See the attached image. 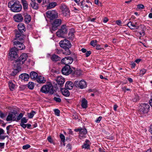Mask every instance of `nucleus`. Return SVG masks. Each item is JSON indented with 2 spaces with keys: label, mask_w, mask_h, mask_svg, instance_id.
<instances>
[{
  "label": "nucleus",
  "mask_w": 152,
  "mask_h": 152,
  "mask_svg": "<svg viewBox=\"0 0 152 152\" xmlns=\"http://www.w3.org/2000/svg\"><path fill=\"white\" fill-rule=\"evenodd\" d=\"M59 44L61 48L65 50L63 54L66 55H69L70 54L69 48L71 47V44L70 42L66 39L61 40L59 42Z\"/></svg>",
  "instance_id": "nucleus-1"
},
{
  "label": "nucleus",
  "mask_w": 152,
  "mask_h": 152,
  "mask_svg": "<svg viewBox=\"0 0 152 152\" xmlns=\"http://www.w3.org/2000/svg\"><path fill=\"white\" fill-rule=\"evenodd\" d=\"M8 5L10 6L11 11L14 12H19L22 9V7L20 2L17 1L15 2L13 1L10 2L8 3Z\"/></svg>",
  "instance_id": "nucleus-2"
},
{
  "label": "nucleus",
  "mask_w": 152,
  "mask_h": 152,
  "mask_svg": "<svg viewBox=\"0 0 152 152\" xmlns=\"http://www.w3.org/2000/svg\"><path fill=\"white\" fill-rule=\"evenodd\" d=\"M40 91L45 94L49 93L51 94H53L54 92L52 85L50 82L44 85L41 88Z\"/></svg>",
  "instance_id": "nucleus-3"
},
{
  "label": "nucleus",
  "mask_w": 152,
  "mask_h": 152,
  "mask_svg": "<svg viewBox=\"0 0 152 152\" xmlns=\"http://www.w3.org/2000/svg\"><path fill=\"white\" fill-rule=\"evenodd\" d=\"M27 57V55L26 53L22 54L18 58L15 60V65H16L17 67L18 68H20V66L24 64Z\"/></svg>",
  "instance_id": "nucleus-4"
},
{
  "label": "nucleus",
  "mask_w": 152,
  "mask_h": 152,
  "mask_svg": "<svg viewBox=\"0 0 152 152\" xmlns=\"http://www.w3.org/2000/svg\"><path fill=\"white\" fill-rule=\"evenodd\" d=\"M61 22L62 20L60 19H57L54 20L52 24V27L50 28L52 33H53V31L57 29L58 27L61 24Z\"/></svg>",
  "instance_id": "nucleus-5"
},
{
  "label": "nucleus",
  "mask_w": 152,
  "mask_h": 152,
  "mask_svg": "<svg viewBox=\"0 0 152 152\" xmlns=\"http://www.w3.org/2000/svg\"><path fill=\"white\" fill-rule=\"evenodd\" d=\"M74 84L75 86L83 89L86 88L87 86V83L85 81L82 80L79 81L77 80L75 81Z\"/></svg>",
  "instance_id": "nucleus-6"
},
{
  "label": "nucleus",
  "mask_w": 152,
  "mask_h": 152,
  "mask_svg": "<svg viewBox=\"0 0 152 152\" xmlns=\"http://www.w3.org/2000/svg\"><path fill=\"white\" fill-rule=\"evenodd\" d=\"M48 18L50 20H53L58 17V13L55 10L49 11L46 12Z\"/></svg>",
  "instance_id": "nucleus-7"
},
{
  "label": "nucleus",
  "mask_w": 152,
  "mask_h": 152,
  "mask_svg": "<svg viewBox=\"0 0 152 152\" xmlns=\"http://www.w3.org/2000/svg\"><path fill=\"white\" fill-rule=\"evenodd\" d=\"M149 107L150 106L148 104H142L139 106V112L142 114L146 113L148 112Z\"/></svg>",
  "instance_id": "nucleus-8"
},
{
  "label": "nucleus",
  "mask_w": 152,
  "mask_h": 152,
  "mask_svg": "<svg viewBox=\"0 0 152 152\" xmlns=\"http://www.w3.org/2000/svg\"><path fill=\"white\" fill-rule=\"evenodd\" d=\"M61 9L63 16L66 18H68L70 17V11L66 5H62Z\"/></svg>",
  "instance_id": "nucleus-9"
},
{
  "label": "nucleus",
  "mask_w": 152,
  "mask_h": 152,
  "mask_svg": "<svg viewBox=\"0 0 152 152\" xmlns=\"http://www.w3.org/2000/svg\"><path fill=\"white\" fill-rule=\"evenodd\" d=\"M72 70L69 65H66L61 70L62 73L65 75H68L72 72Z\"/></svg>",
  "instance_id": "nucleus-10"
},
{
  "label": "nucleus",
  "mask_w": 152,
  "mask_h": 152,
  "mask_svg": "<svg viewBox=\"0 0 152 152\" xmlns=\"http://www.w3.org/2000/svg\"><path fill=\"white\" fill-rule=\"evenodd\" d=\"M73 58L69 56L65 57L63 58L61 62L62 64H64L66 65H69L71 64L73 61Z\"/></svg>",
  "instance_id": "nucleus-11"
},
{
  "label": "nucleus",
  "mask_w": 152,
  "mask_h": 152,
  "mask_svg": "<svg viewBox=\"0 0 152 152\" xmlns=\"http://www.w3.org/2000/svg\"><path fill=\"white\" fill-rule=\"evenodd\" d=\"M17 50L15 48H12L11 49L9 53V56L12 59L13 58H16L18 57Z\"/></svg>",
  "instance_id": "nucleus-12"
},
{
  "label": "nucleus",
  "mask_w": 152,
  "mask_h": 152,
  "mask_svg": "<svg viewBox=\"0 0 152 152\" xmlns=\"http://www.w3.org/2000/svg\"><path fill=\"white\" fill-rule=\"evenodd\" d=\"M14 45L16 46V48L17 50L24 49L25 48V46L23 44L18 41H16L14 42Z\"/></svg>",
  "instance_id": "nucleus-13"
},
{
  "label": "nucleus",
  "mask_w": 152,
  "mask_h": 152,
  "mask_svg": "<svg viewBox=\"0 0 152 152\" xmlns=\"http://www.w3.org/2000/svg\"><path fill=\"white\" fill-rule=\"evenodd\" d=\"M25 37V36L23 34L22 32H19L17 31L15 32V39L19 40H23Z\"/></svg>",
  "instance_id": "nucleus-14"
},
{
  "label": "nucleus",
  "mask_w": 152,
  "mask_h": 152,
  "mask_svg": "<svg viewBox=\"0 0 152 152\" xmlns=\"http://www.w3.org/2000/svg\"><path fill=\"white\" fill-rule=\"evenodd\" d=\"M17 114L14 113H9L6 119L7 121H16Z\"/></svg>",
  "instance_id": "nucleus-15"
},
{
  "label": "nucleus",
  "mask_w": 152,
  "mask_h": 152,
  "mask_svg": "<svg viewBox=\"0 0 152 152\" xmlns=\"http://www.w3.org/2000/svg\"><path fill=\"white\" fill-rule=\"evenodd\" d=\"M13 18L15 21L18 22L22 21L23 19L22 15L20 13L14 15Z\"/></svg>",
  "instance_id": "nucleus-16"
},
{
  "label": "nucleus",
  "mask_w": 152,
  "mask_h": 152,
  "mask_svg": "<svg viewBox=\"0 0 152 152\" xmlns=\"http://www.w3.org/2000/svg\"><path fill=\"white\" fill-rule=\"evenodd\" d=\"M56 80L58 85L60 86L63 85L65 82L64 78L61 76L57 77L56 79Z\"/></svg>",
  "instance_id": "nucleus-17"
},
{
  "label": "nucleus",
  "mask_w": 152,
  "mask_h": 152,
  "mask_svg": "<svg viewBox=\"0 0 152 152\" xmlns=\"http://www.w3.org/2000/svg\"><path fill=\"white\" fill-rule=\"evenodd\" d=\"M31 6L33 9L35 10H37L39 8V4L36 2V0H31Z\"/></svg>",
  "instance_id": "nucleus-18"
},
{
  "label": "nucleus",
  "mask_w": 152,
  "mask_h": 152,
  "mask_svg": "<svg viewBox=\"0 0 152 152\" xmlns=\"http://www.w3.org/2000/svg\"><path fill=\"white\" fill-rule=\"evenodd\" d=\"M18 31L19 32H22L23 31H25L26 30V28L24 23H20L18 26Z\"/></svg>",
  "instance_id": "nucleus-19"
},
{
  "label": "nucleus",
  "mask_w": 152,
  "mask_h": 152,
  "mask_svg": "<svg viewBox=\"0 0 152 152\" xmlns=\"http://www.w3.org/2000/svg\"><path fill=\"white\" fill-rule=\"evenodd\" d=\"M137 24L136 22L134 24L132 22H130L127 23V26L132 29H137L139 28V26H137L136 25Z\"/></svg>",
  "instance_id": "nucleus-20"
},
{
  "label": "nucleus",
  "mask_w": 152,
  "mask_h": 152,
  "mask_svg": "<svg viewBox=\"0 0 152 152\" xmlns=\"http://www.w3.org/2000/svg\"><path fill=\"white\" fill-rule=\"evenodd\" d=\"M36 80L37 82L40 83H44L46 81V79L44 77L40 75L37 77Z\"/></svg>",
  "instance_id": "nucleus-21"
},
{
  "label": "nucleus",
  "mask_w": 152,
  "mask_h": 152,
  "mask_svg": "<svg viewBox=\"0 0 152 152\" xmlns=\"http://www.w3.org/2000/svg\"><path fill=\"white\" fill-rule=\"evenodd\" d=\"M75 131L76 132H79L80 134L85 135L87 132L86 129L85 128H79L75 130Z\"/></svg>",
  "instance_id": "nucleus-22"
},
{
  "label": "nucleus",
  "mask_w": 152,
  "mask_h": 152,
  "mask_svg": "<svg viewBox=\"0 0 152 152\" xmlns=\"http://www.w3.org/2000/svg\"><path fill=\"white\" fill-rule=\"evenodd\" d=\"M74 86L73 83L71 81H67L65 85L66 88L68 89H72Z\"/></svg>",
  "instance_id": "nucleus-23"
},
{
  "label": "nucleus",
  "mask_w": 152,
  "mask_h": 152,
  "mask_svg": "<svg viewBox=\"0 0 152 152\" xmlns=\"http://www.w3.org/2000/svg\"><path fill=\"white\" fill-rule=\"evenodd\" d=\"M19 77L23 80H24V81H27L29 78V76L28 74L23 73L21 74L19 76Z\"/></svg>",
  "instance_id": "nucleus-24"
},
{
  "label": "nucleus",
  "mask_w": 152,
  "mask_h": 152,
  "mask_svg": "<svg viewBox=\"0 0 152 152\" xmlns=\"http://www.w3.org/2000/svg\"><path fill=\"white\" fill-rule=\"evenodd\" d=\"M89 140H86L85 141V142L83 143V145L82 146V148L87 149H89Z\"/></svg>",
  "instance_id": "nucleus-25"
},
{
  "label": "nucleus",
  "mask_w": 152,
  "mask_h": 152,
  "mask_svg": "<svg viewBox=\"0 0 152 152\" xmlns=\"http://www.w3.org/2000/svg\"><path fill=\"white\" fill-rule=\"evenodd\" d=\"M67 89L66 88H62L61 89V91L63 95L66 97L70 95V93Z\"/></svg>",
  "instance_id": "nucleus-26"
},
{
  "label": "nucleus",
  "mask_w": 152,
  "mask_h": 152,
  "mask_svg": "<svg viewBox=\"0 0 152 152\" xmlns=\"http://www.w3.org/2000/svg\"><path fill=\"white\" fill-rule=\"evenodd\" d=\"M38 76V74L35 72H31L30 73V77L33 80H36Z\"/></svg>",
  "instance_id": "nucleus-27"
},
{
  "label": "nucleus",
  "mask_w": 152,
  "mask_h": 152,
  "mask_svg": "<svg viewBox=\"0 0 152 152\" xmlns=\"http://www.w3.org/2000/svg\"><path fill=\"white\" fill-rule=\"evenodd\" d=\"M81 106L83 108H86L87 107V101L85 99H83L81 101Z\"/></svg>",
  "instance_id": "nucleus-28"
},
{
  "label": "nucleus",
  "mask_w": 152,
  "mask_h": 152,
  "mask_svg": "<svg viewBox=\"0 0 152 152\" xmlns=\"http://www.w3.org/2000/svg\"><path fill=\"white\" fill-rule=\"evenodd\" d=\"M51 59L53 61H58L60 60L61 59L58 56L55 54L53 55L51 57Z\"/></svg>",
  "instance_id": "nucleus-29"
},
{
  "label": "nucleus",
  "mask_w": 152,
  "mask_h": 152,
  "mask_svg": "<svg viewBox=\"0 0 152 152\" xmlns=\"http://www.w3.org/2000/svg\"><path fill=\"white\" fill-rule=\"evenodd\" d=\"M60 30L64 34H66L68 32L66 25L62 26Z\"/></svg>",
  "instance_id": "nucleus-30"
},
{
  "label": "nucleus",
  "mask_w": 152,
  "mask_h": 152,
  "mask_svg": "<svg viewBox=\"0 0 152 152\" xmlns=\"http://www.w3.org/2000/svg\"><path fill=\"white\" fill-rule=\"evenodd\" d=\"M25 21L26 23H28L31 20V17L30 15L27 14L25 16Z\"/></svg>",
  "instance_id": "nucleus-31"
},
{
  "label": "nucleus",
  "mask_w": 152,
  "mask_h": 152,
  "mask_svg": "<svg viewBox=\"0 0 152 152\" xmlns=\"http://www.w3.org/2000/svg\"><path fill=\"white\" fill-rule=\"evenodd\" d=\"M21 3L23 5L24 9H27L28 8V5L27 1L26 0H21Z\"/></svg>",
  "instance_id": "nucleus-32"
},
{
  "label": "nucleus",
  "mask_w": 152,
  "mask_h": 152,
  "mask_svg": "<svg viewBox=\"0 0 152 152\" xmlns=\"http://www.w3.org/2000/svg\"><path fill=\"white\" fill-rule=\"evenodd\" d=\"M8 85L10 89L13 91L14 89L15 85L12 81H10L8 83Z\"/></svg>",
  "instance_id": "nucleus-33"
},
{
  "label": "nucleus",
  "mask_w": 152,
  "mask_h": 152,
  "mask_svg": "<svg viewBox=\"0 0 152 152\" xmlns=\"http://www.w3.org/2000/svg\"><path fill=\"white\" fill-rule=\"evenodd\" d=\"M57 5L56 3V2H52L50 3L49 5L48 6V9H50L55 7Z\"/></svg>",
  "instance_id": "nucleus-34"
},
{
  "label": "nucleus",
  "mask_w": 152,
  "mask_h": 152,
  "mask_svg": "<svg viewBox=\"0 0 152 152\" xmlns=\"http://www.w3.org/2000/svg\"><path fill=\"white\" fill-rule=\"evenodd\" d=\"M36 113V112L32 111L31 112L28 113V115L29 118H31L33 117L34 114Z\"/></svg>",
  "instance_id": "nucleus-35"
},
{
  "label": "nucleus",
  "mask_w": 152,
  "mask_h": 152,
  "mask_svg": "<svg viewBox=\"0 0 152 152\" xmlns=\"http://www.w3.org/2000/svg\"><path fill=\"white\" fill-rule=\"evenodd\" d=\"M85 3V0H80L79 3L78 4V5L81 6V8H83L84 7V4Z\"/></svg>",
  "instance_id": "nucleus-36"
},
{
  "label": "nucleus",
  "mask_w": 152,
  "mask_h": 152,
  "mask_svg": "<svg viewBox=\"0 0 152 152\" xmlns=\"http://www.w3.org/2000/svg\"><path fill=\"white\" fill-rule=\"evenodd\" d=\"M34 86V84L33 82H29L28 84V88L30 89H33Z\"/></svg>",
  "instance_id": "nucleus-37"
},
{
  "label": "nucleus",
  "mask_w": 152,
  "mask_h": 152,
  "mask_svg": "<svg viewBox=\"0 0 152 152\" xmlns=\"http://www.w3.org/2000/svg\"><path fill=\"white\" fill-rule=\"evenodd\" d=\"M64 34L60 30H58L56 32V35L59 37H62Z\"/></svg>",
  "instance_id": "nucleus-38"
},
{
  "label": "nucleus",
  "mask_w": 152,
  "mask_h": 152,
  "mask_svg": "<svg viewBox=\"0 0 152 152\" xmlns=\"http://www.w3.org/2000/svg\"><path fill=\"white\" fill-rule=\"evenodd\" d=\"M147 70L145 69H143L140 71V75L141 76H143L146 72Z\"/></svg>",
  "instance_id": "nucleus-39"
},
{
  "label": "nucleus",
  "mask_w": 152,
  "mask_h": 152,
  "mask_svg": "<svg viewBox=\"0 0 152 152\" xmlns=\"http://www.w3.org/2000/svg\"><path fill=\"white\" fill-rule=\"evenodd\" d=\"M97 42L96 40H93L91 42L90 44L91 45L95 47L96 45Z\"/></svg>",
  "instance_id": "nucleus-40"
},
{
  "label": "nucleus",
  "mask_w": 152,
  "mask_h": 152,
  "mask_svg": "<svg viewBox=\"0 0 152 152\" xmlns=\"http://www.w3.org/2000/svg\"><path fill=\"white\" fill-rule=\"evenodd\" d=\"M60 137L61 141L63 142H64L65 141V137L62 134H61L60 135Z\"/></svg>",
  "instance_id": "nucleus-41"
},
{
  "label": "nucleus",
  "mask_w": 152,
  "mask_h": 152,
  "mask_svg": "<svg viewBox=\"0 0 152 152\" xmlns=\"http://www.w3.org/2000/svg\"><path fill=\"white\" fill-rule=\"evenodd\" d=\"M54 112H55V114L57 116H59L60 115V111L58 109H55L54 110Z\"/></svg>",
  "instance_id": "nucleus-42"
},
{
  "label": "nucleus",
  "mask_w": 152,
  "mask_h": 152,
  "mask_svg": "<svg viewBox=\"0 0 152 152\" xmlns=\"http://www.w3.org/2000/svg\"><path fill=\"white\" fill-rule=\"evenodd\" d=\"M74 37V34L72 32H69L68 34V38L70 39H72Z\"/></svg>",
  "instance_id": "nucleus-43"
},
{
  "label": "nucleus",
  "mask_w": 152,
  "mask_h": 152,
  "mask_svg": "<svg viewBox=\"0 0 152 152\" xmlns=\"http://www.w3.org/2000/svg\"><path fill=\"white\" fill-rule=\"evenodd\" d=\"M23 116V114L22 113H20L17 116L16 119V121H18L20 120Z\"/></svg>",
  "instance_id": "nucleus-44"
},
{
  "label": "nucleus",
  "mask_w": 152,
  "mask_h": 152,
  "mask_svg": "<svg viewBox=\"0 0 152 152\" xmlns=\"http://www.w3.org/2000/svg\"><path fill=\"white\" fill-rule=\"evenodd\" d=\"M30 145L29 144H26L23 146V149L24 150H27L30 147Z\"/></svg>",
  "instance_id": "nucleus-45"
},
{
  "label": "nucleus",
  "mask_w": 152,
  "mask_h": 152,
  "mask_svg": "<svg viewBox=\"0 0 152 152\" xmlns=\"http://www.w3.org/2000/svg\"><path fill=\"white\" fill-rule=\"evenodd\" d=\"M27 119H26V118L25 117L21 119V123H26L27 122Z\"/></svg>",
  "instance_id": "nucleus-46"
},
{
  "label": "nucleus",
  "mask_w": 152,
  "mask_h": 152,
  "mask_svg": "<svg viewBox=\"0 0 152 152\" xmlns=\"http://www.w3.org/2000/svg\"><path fill=\"white\" fill-rule=\"evenodd\" d=\"M18 70L17 69H15L11 73L12 75L14 76L18 72Z\"/></svg>",
  "instance_id": "nucleus-47"
},
{
  "label": "nucleus",
  "mask_w": 152,
  "mask_h": 152,
  "mask_svg": "<svg viewBox=\"0 0 152 152\" xmlns=\"http://www.w3.org/2000/svg\"><path fill=\"white\" fill-rule=\"evenodd\" d=\"M53 100L54 101L56 102H60L61 101V99L60 98H58V97H55L53 98Z\"/></svg>",
  "instance_id": "nucleus-48"
},
{
  "label": "nucleus",
  "mask_w": 152,
  "mask_h": 152,
  "mask_svg": "<svg viewBox=\"0 0 152 152\" xmlns=\"http://www.w3.org/2000/svg\"><path fill=\"white\" fill-rule=\"evenodd\" d=\"M102 118V117L101 116H100L96 119L95 121V122L97 123H99L100 122Z\"/></svg>",
  "instance_id": "nucleus-49"
},
{
  "label": "nucleus",
  "mask_w": 152,
  "mask_h": 152,
  "mask_svg": "<svg viewBox=\"0 0 152 152\" xmlns=\"http://www.w3.org/2000/svg\"><path fill=\"white\" fill-rule=\"evenodd\" d=\"M137 7L139 9L144 8V6L142 4H139L137 5Z\"/></svg>",
  "instance_id": "nucleus-50"
},
{
  "label": "nucleus",
  "mask_w": 152,
  "mask_h": 152,
  "mask_svg": "<svg viewBox=\"0 0 152 152\" xmlns=\"http://www.w3.org/2000/svg\"><path fill=\"white\" fill-rule=\"evenodd\" d=\"M96 48L98 50H101L102 48H101L100 45H97L96 46Z\"/></svg>",
  "instance_id": "nucleus-51"
},
{
  "label": "nucleus",
  "mask_w": 152,
  "mask_h": 152,
  "mask_svg": "<svg viewBox=\"0 0 152 152\" xmlns=\"http://www.w3.org/2000/svg\"><path fill=\"white\" fill-rule=\"evenodd\" d=\"M91 53V52L90 51H88L86 53V57H88Z\"/></svg>",
  "instance_id": "nucleus-52"
},
{
  "label": "nucleus",
  "mask_w": 152,
  "mask_h": 152,
  "mask_svg": "<svg viewBox=\"0 0 152 152\" xmlns=\"http://www.w3.org/2000/svg\"><path fill=\"white\" fill-rule=\"evenodd\" d=\"M47 139L48 141L50 143H52L53 142V140L50 136H49L48 137Z\"/></svg>",
  "instance_id": "nucleus-53"
},
{
  "label": "nucleus",
  "mask_w": 152,
  "mask_h": 152,
  "mask_svg": "<svg viewBox=\"0 0 152 152\" xmlns=\"http://www.w3.org/2000/svg\"><path fill=\"white\" fill-rule=\"evenodd\" d=\"M20 125L24 129L26 128V127H27V125L24 124V123H21L20 124Z\"/></svg>",
  "instance_id": "nucleus-54"
},
{
  "label": "nucleus",
  "mask_w": 152,
  "mask_h": 152,
  "mask_svg": "<svg viewBox=\"0 0 152 152\" xmlns=\"http://www.w3.org/2000/svg\"><path fill=\"white\" fill-rule=\"evenodd\" d=\"M4 130L0 128V135L4 134Z\"/></svg>",
  "instance_id": "nucleus-55"
},
{
  "label": "nucleus",
  "mask_w": 152,
  "mask_h": 152,
  "mask_svg": "<svg viewBox=\"0 0 152 152\" xmlns=\"http://www.w3.org/2000/svg\"><path fill=\"white\" fill-rule=\"evenodd\" d=\"M7 136L1 135H0V139L2 140H4Z\"/></svg>",
  "instance_id": "nucleus-56"
},
{
  "label": "nucleus",
  "mask_w": 152,
  "mask_h": 152,
  "mask_svg": "<svg viewBox=\"0 0 152 152\" xmlns=\"http://www.w3.org/2000/svg\"><path fill=\"white\" fill-rule=\"evenodd\" d=\"M5 117V115L2 112L0 111V117L3 118Z\"/></svg>",
  "instance_id": "nucleus-57"
},
{
  "label": "nucleus",
  "mask_w": 152,
  "mask_h": 152,
  "mask_svg": "<svg viewBox=\"0 0 152 152\" xmlns=\"http://www.w3.org/2000/svg\"><path fill=\"white\" fill-rule=\"evenodd\" d=\"M148 131L152 134V125H151L150 126Z\"/></svg>",
  "instance_id": "nucleus-58"
},
{
  "label": "nucleus",
  "mask_w": 152,
  "mask_h": 152,
  "mask_svg": "<svg viewBox=\"0 0 152 152\" xmlns=\"http://www.w3.org/2000/svg\"><path fill=\"white\" fill-rule=\"evenodd\" d=\"M116 23L118 25H121V20H117L116 21Z\"/></svg>",
  "instance_id": "nucleus-59"
},
{
  "label": "nucleus",
  "mask_w": 152,
  "mask_h": 152,
  "mask_svg": "<svg viewBox=\"0 0 152 152\" xmlns=\"http://www.w3.org/2000/svg\"><path fill=\"white\" fill-rule=\"evenodd\" d=\"M138 33L140 35V36H144L145 34V32L144 31L142 32V33L139 32Z\"/></svg>",
  "instance_id": "nucleus-60"
},
{
  "label": "nucleus",
  "mask_w": 152,
  "mask_h": 152,
  "mask_svg": "<svg viewBox=\"0 0 152 152\" xmlns=\"http://www.w3.org/2000/svg\"><path fill=\"white\" fill-rule=\"evenodd\" d=\"M61 52V50L60 49H57L56 50V52L57 54H59Z\"/></svg>",
  "instance_id": "nucleus-61"
},
{
  "label": "nucleus",
  "mask_w": 152,
  "mask_h": 152,
  "mask_svg": "<svg viewBox=\"0 0 152 152\" xmlns=\"http://www.w3.org/2000/svg\"><path fill=\"white\" fill-rule=\"evenodd\" d=\"M5 145L4 143H0V148H3Z\"/></svg>",
  "instance_id": "nucleus-62"
},
{
  "label": "nucleus",
  "mask_w": 152,
  "mask_h": 152,
  "mask_svg": "<svg viewBox=\"0 0 152 152\" xmlns=\"http://www.w3.org/2000/svg\"><path fill=\"white\" fill-rule=\"evenodd\" d=\"M108 20V19L106 18H105L103 20V22L104 23H107Z\"/></svg>",
  "instance_id": "nucleus-63"
},
{
  "label": "nucleus",
  "mask_w": 152,
  "mask_h": 152,
  "mask_svg": "<svg viewBox=\"0 0 152 152\" xmlns=\"http://www.w3.org/2000/svg\"><path fill=\"white\" fill-rule=\"evenodd\" d=\"M118 107V106L116 104H115L113 107V109L115 111H116L117 108Z\"/></svg>",
  "instance_id": "nucleus-64"
}]
</instances>
